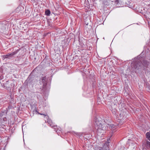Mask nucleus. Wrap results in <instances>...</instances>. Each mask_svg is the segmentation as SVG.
I'll return each mask as SVG.
<instances>
[{
  "label": "nucleus",
  "mask_w": 150,
  "mask_h": 150,
  "mask_svg": "<svg viewBox=\"0 0 150 150\" xmlns=\"http://www.w3.org/2000/svg\"><path fill=\"white\" fill-rule=\"evenodd\" d=\"M19 51V50H17L11 53H8L7 54L4 55L3 56V58L4 59H5L11 57L13 56L17 53Z\"/></svg>",
  "instance_id": "39448f33"
},
{
  "label": "nucleus",
  "mask_w": 150,
  "mask_h": 150,
  "mask_svg": "<svg viewBox=\"0 0 150 150\" xmlns=\"http://www.w3.org/2000/svg\"><path fill=\"white\" fill-rule=\"evenodd\" d=\"M147 88H148V89L149 90H150V86H147Z\"/></svg>",
  "instance_id": "412c9836"
},
{
  "label": "nucleus",
  "mask_w": 150,
  "mask_h": 150,
  "mask_svg": "<svg viewBox=\"0 0 150 150\" xmlns=\"http://www.w3.org/2000/svg\"><path fill=\"white\" fill-rule=\"evenodd\" d=\"M142 147L143 149H150V142L146 140H143L142 142Z\"/></svg>",
  "instance_id": "20e7f679"
},
{
  "label": "nucleus",
  "mask_w": 150,
  "mask_h": 150,
  "mask_svg": "<svg viewBox=\"0 0 150 150\" xmlns=\"http://www.w3.org/2000/svg\"><path fill=\"white\" fill-rule=\"evenodd\" d=\"M27 80H26V81H25V83H26L27 82Z\"/></svg>",
  "instance_id": "4be33fe9"
},
{
  "label": "nucleus",
  "mask_w": 150,
  "mask_h": 150,
  "mask_svg": "<svg viewBox=\"0 0 150 150\" xmlns=\"http://www.w3.org/2000/svg\"><path fill=\"white\" fill-rule=\"evenodd\" d=\"M22 11L21 10V8L20 7H17L15 10V14L18 16L22 15Z\"/></svg>",
  "instance_id": "1a4fd4ad"
},
{
  "label": "nucleus",
  "mask_w": 150,
  "mask_h": 150,
  "mask_svg": "<svg viewBox=\"0 0 150 150\" xmlns=\"http://www.w3.org/2000/svg\"><path fill=\"white\" fill-rule=\"evenodd\" d=\"M4 78V76L3 75L0 76V80H2Z\"/></svg>",
  "instance_id": "a211bd4d"
},
{
  "label": "nucleus",
  "mask_w": 150,
  "mask_h": 150,
  "mask_svg": "<svg viewBox=\"0 0 150 150\" xmlns=\"http://www.w3.org/2000/svg\"><path fill=\"white\" fill-rule=\"evenodd\" d=\"M110 127L113 130H114V129H115L117 127V126H116V125H114L113 124H111Z\"/></svg>",
  "instance_id": "ddd939ff"
},
{
  "label": "nucleus",
  "mask_w": 150,
  "mask_h": 150,
  "mask_svg": "<svg viewBox=\"0 0 150 150\" xmlns=\"http://www.w3.org/2000/svg\"><path fill=\"white\" fill-rule=\"evenodd\" d=\"M3 120L4 121H6L7 120V119L6 117H4L3 118Z\"/></svg>",
  "instance_id": "6ab92c4d"
},
{
  "label": "nucleus",
  "mask_w": 150,
  "mask_h": 150,
  "mask_svg": "<svg viewBox=\"0 0 150 150\" xmlns=\"http://www.w3.org/2000/svg\"><path fill=\"white\" fill-rule=\"evenodd\" d=\"M94 124L95 128L97 129V132H98L103 133V131L106 130L108 128L106 124L102 125L101 122L99 121L97 118H95Z\"/></svg>",
  "instance_id": "7ed1b4c3"
},
{
  "label": "nucleus",
  "mask_w": 150,
  "mask_h": 150,
  "mask_svg": "<svg viewBox=\"0 0 150 150\" xmlns=\"http://www.w3.org/2000/svg\"><path fill=\"white\" fill-rule=\"evenodd\" d=\"M126 117L125 116L123 115V114L122 112L120 113V117H119V124L120 125L123 124L125 121L124 120L126 119Z\"/></svg>",
  "instance_id": "0eeeda50"
},
{
  "label": "nucleus",
  "mask_w": 150,
  "mask_h": 150,
  "mask_svg": "<svg viewBox=\"0 0 150 150\" xmlns=\"http://www.w3.org/2000/svg\"><path fill=\"white\" fill-rule=\"evenodd\" d=\"M137 57L136 58V62L133 65V67L135 69L138 70L139 69H145L146 68H149L150 66V62L147 61L146 60H143L142 62L141 61V60L138 59Z\"/></svg>",
  "instance_id": "f257e3e1"
},
{
  "label": "nucleus",
  "mask_w": 150,
  "mask_h": 150,
  "mask_svg": "<svg viewBox=\"0 0 150 150\" xmlns=\"http://www.w3.org/2000/svg\"><path fill=\"white\" fill-rule=\"evenodd\" d=\"M4 115H5V113L4 112L0 113V118L1 119Z\"/></svg>",
  "instance_id": "4468645a"
},
{
  "label": "nucleus",
  "mask_w": 150,
  "mask_h": 150,
  "mask_svg": "<svg viewBox=\"0 0 150 150\" xmlns=\"http://www.w3.org/2000/svg\"><path fill=\"white\" fill-rule=\"evenodd\" d=\"M50 11L49 10H46L45 12V14L47 16H49L50 13Z\"/></svg>",
  "instance_id": "9b49d317"
},
{
  "label": "nucleus",
  "mask_w": 150,
  "mask_h": 150,
  "mask_svg": "<svg viewBox=\"0 0 150 150\" xmlns=\"http://www.w3.org/2000/svg\"><path fill=\"white\" fill-rule=\"evenodd\" d=\"M46 78L45 77H43L42 79V83H43V88H44L47 83Z\"/></svg>",
  "instance_id": "9d476101"
},
{
  "label": "nucleus",
  "mask_w": 150,
  "mask_h": 150,
  "mask_svg": "<svg viewBox=\"0 0 150 150\" xmlns=\"http://www.w3.org/2000/svg\"><path fill=\"white\" fill-rule=\"evenodd\" d=\"M30 106L32 108H34V110L33 112H35L36 113H38L39 114H40L41 115H43L45 117V120L46 122H47L50 125L51 127H53V128L54 129L55 131L56 132H57V129L56 128L57 126H53L52 123V121L49 119V116L47 115V114H43L42 113H39L38 111L36 110V105L35 103L34 102V104H30Z\"/></svg>",
  "instance_id": "f03ea898"
},
{
  "label": "nucleus",
  "mask_w": 150,
  "mask_h": 150,
  "mask_svg": "<svg viewBox=\"0 0 150 150\" xmlns=\"http://www.w3.org/2000/svg\"><path fill=\"white\" fill-rule=\"evenodd\" d=\"M13 108V107L12 105H10L8 107V108H6V109H7L8 110H10V109H11Z\"/></svg>",
  "instance_id": "dca6fc26"
},
{
  "label": "nucleus",
  "mask_w": 150,
  "mask_h": 150,
  "mask_svg": "<svg viewBox=\"0 0 150 150\" xmlns=\"http://www.w3.org/2000/svg\"><path fill=\"white\" fill-rule=\"evenodd\" d=\"M112 113L114 114H115L116 112V110L115 109H113L112 110Z\"/></svg>",
  "instance_id": "2eb2a0df"
},
{
  "label": "nucleus",
  "mask_w": 150,
  "mask_h": 150,
  "mask_svg": "<svg viewBox=\"0 0 150 150\" xmlns=\"http://www.w3.org/2000/svg\"><path fill=\"white\" fill-rule=\"evenodd\" d=\"M146 135L147 139L150 141V132H147L146 133Z\"/></svg>",
  "instance_id": "f8f14e48"
},
{
  "label": "nucleus",
  "mask_w": 150,
  "mask_h": 150,
  "mask_svg": "<svg viewBox=\"0 0 150 150\" xmlns=\"http://www.w3.org/2000/svg\"><path fill=\"white\" fill-rule=\"evenodd\" d=\"M12 83L9 84L8 81H6L5 83H2L1 84L2 86L5 89H11L12 87Z\"/></svg>",
  "instance_id": "423d86ee"
},
{
  "label": "nucleus",
  "mask_w": 150,
  "mask_h": 150,
  "mask_svg": "<svg viewBox=\"0 0 150 150\" xmlns=\"http://www.w3.org/2000/svg\"><path fill=\"white\" fill-rule=\"evenodd\" d=\"M109 142L105 143L102 147H99V150H110L109 146Z\"/></svg>",
  "instance_id": "6e6552de"
},
{
  "label": "nucleus",
  "mask_w": 150,
  "mask_h": 150,
  "mask_svg": "<svg viewBox=\"0 0 150 150\" xmlns=\"http://www.w3.org/2000/svg\"><path fill=\"white\" fill-rule=\"evenodd\" d=\"M109 0L110 1H111L112 2H118V0Z\"/></svg>",
  "instance_id": "f3484780"
},
{
  "label": "nucleus",
  "mask_w": 150,
  "mask_h": 150,
  "mask_svg": "<svg viewBox=\"0 0 150 150\" xmlns=\"http://www.w3.org/2000/svg\"><path fill=\"white\" fill-rule=\"evenodd\" d=\"M24 145H25V142H24Z\"/></svg>",
  "instance_id": "5701e85b"
},
{
  "label": "nucleus",
  "mask_w": 150,
  "mask_h": 150,
  "mask_svg": "<svg viewBox=\"0 0 150 150\" xmlns=\"http://www.w3.org/2000/svg\"><path fill=\"white\" fill-rule=\"evenodd\" d=\"M74 133L76 134L77 136H79V133H77V132H74Z\"/></svg>",
  "instance_id": "aec40b11"
}]
</instances>
